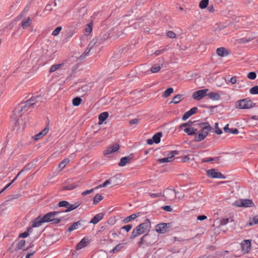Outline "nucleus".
I'll return each mask as SVG.
<instances>
[{
    "instance_id": "f257e3e1",
    "label": "nucleus",
    "mask_w": 258,
    "mask_h": 258,
    "mask_svg": "<svg viewBox=\"0 0 258 258\" xmlns=\"http://www.w3.org/2000/svg\"><path fill=\"white\" fill-rule=\"evenodd\" d=\"M198 125L201 129L200 132L196 134L195 137L196 142H200L204 140L208 136L209 132L212 130V127L208 122L200 123Z\"/></svg>"
},
{
    "instance_id": "f03ea898",
    "label": "nucleus",
    "mask_w": 258,
    "mask_h": 258,
    "mask_svg": "<svg viewBox=\"0 0 258 258\" xmlns=\"http://www.w3.org/2000/svg\"><path fill=\"white\" fill-rule=\"evenodd\" d=\"M150 226V220L148 219H146L145 222L140 224L133 230L130 236V239H133L139 235L145 233Z\"/></svg>"
},
{
    "instance_id": "7ed1b4c3",
    "label": "nucleus",
    "mask_w": 258,
    "mask_h": 258,
    "mask_svg": "<svg viewBox=\"0 0 258 258\" xmlns=\"http://www.w3.org/2000/svg\"><path fill=\"white\" fill-rule=\"evenodd\" d=\"M42 98L41 95H37L34 97H32L30 99L27 100L25 102L20 103L26 110L29 111L32 109L34 106L37 104H39L42 102V100H40L39 99Z\"/></svg>"
},
{
    "instance_id": "20e7f679",
    "label": "nucleus",
    "mask_w": 258,
    "mask_h": 258,
    "mask_svg": "<svg viewBox=\"0 0 258 258\" xmlns=\"http://www.w3.org/2000/svg\"><path fill=\"white\" fill-rule=\"evenodd\" d=\"M25 113L18 105L14 109L13 114L11 116V119L13 121L15 126H18L20 125L21 118L23 114Z\"/></svg>"
},
{
    "instance_id": "39448f33",
    "label": "nucleus",
    "mask_w": 258,
    "mask_h": 258,
    "mask_svg": "<svg viewBox=\"0 0 258 258\" xmlns=\"http://www.w3.org/2000/svg\"><path fill=\"white\" fill-rule=\"evenodd\" d=\"M255 104L248 98L238 101L236 104V107L239 109H247L255 106Z\"/></svg>"
},
{
    "instance_id": "423d86ee",
    "label": "nucleus",
    "mask_w": 258,
    "mask_h": 258,
    "mask_svg": "<svg viewBox=\"0 0 258 258\" xmlns=\"http://www.w3.org/2000/svg\"><path fill=\"white\" fill-rule=\"evenodd\" d=\"M60 213V212H51L45 214L43 217V220L45 222H51L52 224L59 223L61 219L60 218H55V217Z\"/></svg>"
},
{
    "instance_id": "0eeeda50",
    "label": "nucleus",
    "mask_w": 258,
    "mask_h": 258,
    "mask_svg": "<svg viewBox=\"0 0 258 258\" xmlns=\"http://www.w3.org/2000/svg\"><path fill=\"white\" fill-rule=\"evenodd\" d=\"M170 223H160L155 227V230L160 234H164L169 231L171 228Z\"/></svg>"
},
{
    "instance_id": "6e6552de",
    "label": "nucleus",
    "mask_w": 258,
    "mask_h": 258,
    "mask_svg": "<svg viewBox=\"0 0 258 258\" xmlns=\"http://www.w3.org/2000/svg\"><path fill=\"white\" fill-rule=\"evenodd\" d=\"M253 205L252 201L249 199H243L236 201L233 203V205L238 207H250Z\"/></svg>"
},
{
    "instance_id": "1a4fd4ad",
    "label": "nucleus",
    "mask_w": 258,
    "mask_h": 258,
    "mask_svg": "<svg viewBox=\"0 0 258 258\" xmlns=\"http://www.w3.org/2000/svg\"><path fill=\"white\" fill-rule=\"evenodd\" d=\"M178 192H176L174 189L167 188L164 191L163 197L166 200L173 201L176 198V195Z\"/></svg>"
},
{
    "instance_id": "9d476101",
    "label": "nucleus",
    "mask_w": 258,
    "mask_h": 258,
    "mask_svg": "<svg viewBox=\"0 0 258 258\" xmlns=\"http://www.w3.org/2000/svg\"><path fill=\"white\" fill-rule=\"evenodd\" d=\"M207 175L208 177L213 178L225 179L226 178L221 173L218 172L216 169H211L207 170Z\"/></svg>"
},
{
    "instance_id": "9b49d317",
    "label": "nucleus",
    "mask_w": 258,
    "mask_h": 258,
    "mask_svg": "<svg viewBox=\"0 0 258 258\" xmlns=\"http://www.w3.org/2000/svg\"><path fill=\"white\" fill-rule=\"evenodd\" d=\"M177 154V151H175V150L172 151L168 154L167 157L159 159L158 160L157 162L160 164L172 162L173 161L174 156Z\"/></svg>"
},
{
    "instance_id": "f8f14e48",
    "label": "nucleus",
    "mask_w": 258,
    "mask_h": 258,
    "mask_svg": "<svg viewBox=\"0 0 258 258\" xmlns=\"http://www.w3.org/2000/svg\"><path fill=\"white\" fill-rule=\"evenodd\" d=\"M208 91V89L197 91L193 93L192 97L195 100H200L207 95V93Z\"/></svg>"
},
{
    "instance_id": "ddd939ff",
    "label": "nucleus",
    "mask_w": 258,
    "mask_h": 258,
    "mask_svg": "<svg viewBox=\"0 0 258 258\" xmlns=\"http://www.w3.org/2000/svg\"><path fill=\"white\" fill-rule=\"evenodd\" d=\"M162 136V133L161 132H158L153 136L152 139H148L147 143L148 145H152L154 143L158 144L160 142Z\"/></svg>"
},
{
    "instance_id": "4468645a",
    "label": "nucleus",
    "mask_w": 258,
    "mask_h": 258,
    "mask_svg": "<svg viewBox=\"0 0 258 258\" xmlns=\"http://www.w3.org/2000/svg\"><path fill=\"white\" fill-rule=\"evenodd\" d=\"M97 40L96 38H94L91 41L87 48L84 53L80 56V59H83L86 55L88 54L90 50L92 48L94 45L97 43Z\"/></svg>"
},
{
    "instance_id": "2eb2a0df",
    "label": "nucleus",
    "mask_w": 258,
    "mask_h": 258,
    "mask_svg": "<svg viewBox=\"0 0 258 258\" xmlns=\"http://www.w3.org/2000/svg\"><path fill=\"white\" fill-rule=\"evenodd\" d=\"M48 131L49 126L48 125H47L43 130H42L38 134H36L35 136H33L32 138L35 141H37L45 136L48 133Z\"/></svg>"
},
{
    "instance_id": "dca6fc26",
    "label": "nucleus",
    "mask_w": 258,
    "mask_h": 258,
    "mask_svg": "<svg viewBox=\"0 0 258 258\" xmlns=\"http://www.w3.org/2000/svg\"><path fill=\"white\" fill-rule=\"evenodd\" d=\"M198 110V108L197 107H194L191 108L189 111H186L184 113L182 117L183 120H186L192 115L196 114Z\"/></svg>"
},
{
    "instance_id": "f3484780",
    "label": "nucleus",
    "mask_w": 258,
    "mask_h": 258,
    "mask_svg": "<svg viewBox=\"0 0 258 258\" xmlns=\"http://www.w3.org/2000/svg\"><path fill=\"white\" fill-rule=\"evenodd\" d=\"M85 221L79 220L77 222H74L68 229L67 231L71 232L72 231L78 229L79 227L83 226V223L85 222Z\"/></svg>"
},
{
    "instance_id": "a211bd4d",
    "label": "nucleus",
    "mask_w": 258,
    "mask_h": 258,
    "mask_svg": "<svg viewBox=\"0 0 258 258\" xmlns=\"http://www.w3.org/2000/svg\"><path fill=\"white\" fill-rule=\"evenodd\" d=\"M229 53V50L223 47L218 48L216 50L217 54L222 57L228 55Z\"/></svg>"
},
{
    "instance_id": "6ab92c4d",
    "label": "nucleus",
    "mask_w": 258,
    "mask_h": 258,
    "mask_svg": "<svg viewBox=\"0 0 258 258\" xmlns=\"http://www.w3.org/2000/svg\"><path fill=\"white\" fill-rule=\"evenodd\" d=\"M133 158V154H131L128 156H126L120 159V162L118 163V165L120 167L125 166L127 163H130Z\"/></svg>"
},
{
    "instance_id": "aec40b11",
    "label": "nucleus",
    "mask_w": 258,
    "mask_h": 258,
    "mask_svg": "<svg viewBox=\"0 0 258 258\" xmlns=\"http://www.w3.org/2000/svg\"><path fill=\"white\" fill-rule=\"evenodd\" d=\"M43 223L45 222L43 220V217L38 216V217L35 218L32 222V225L31 227H32V229L33 228L38 227Z\"/></svg>"
},
{
    "instance_id": "412c9836",
    "label": "nucleus",
    "mask_w": 258,
    "mask_h": 258,
    "mask_svg": "<svg viewBox=\"0 0 258 258\" xmlns=\"http://www.w3.org/2000/svg\"><path fill=\"white\" fill-rule=\"evenodd\" d=\"M119 148V146L118 144H114L112 146L108 147L106 150L104 152V155H108L111 153H113L116 151H117Z\"/></svg>"
},
{
    "instance_id": "4be33fe9",
    "label": "nucleus",
    "mask_w": 258,
    "mask_h": 258,
    "mask_svg": "<svg viewBox=\"0 0 258 258\" xmlns=\"http://www.w3.org/2000/svg\"><path fill=\"white\" fill-rule=\"evenodd\" d=\"M241 251L245 254L248 253L251 249V243H241Z\"/></svg>"
},
{
    "instance_id": "5701e85b",
    "label": "nucleus",
    "mask_w": 258,
    "mask_h": 258,
    "mask_svg": "<svg viewBox=\"0 0 258 258\" xmlns=\"http://www.w3.org/2000/svg\"><path fill=\"white\" fill-rule=\"evenodd\" d=\"M64 62H62L59 64H54L50 67L49 73H52L60 69H62L64 67Z\"/></svg>"
},
{
    "instance_id": "b1692460",
    "label": "nucleus",
    "mask_w": 258,
    "mask_h": 258,
    "mask_svg": "<svg viewBox=\"0 0 258 258\" xmlns=\"http://www.w3.org/2000/svg\"><path fill=\"white\" fill-rule=\"evenodd\" d=\"M104 216V214L99 213L96 215L90 221V223H92L93 224H96L98 223L100 221H101Z\"/></svg>"
},
{
    "instance_id": "393cba45",
    "label": "nucleus",
    "mask_w": 258,
    "mask_h": 258,
    "mask_svg": "<svg viewBox=\"0 0 258 258\" xmlns=\"http://www.w3.org/2000/svg\"><path fill=\"white\" fill-rule=\"evenodd\" d=\"M124 248V244L123 243H119L110 250L111 253H117Z\"/></svg>"
},
{
    "instance_id": "a878e982",
    "label": "nucleus",
    "mask_w": 258,
    "mask_h": 258,
    "mask_svg": "<svg viewBox=\"0 0 258 258\" xmlns=\"http://www.w3.org/2000/svg\"><path fill=\"white\" fill-rule=\"evenodd\" d=\"M81 182L79 181L77 183H73L68 185H65L63 187V190H73L81 184Z\"/></svg>"
},
{
    "instance_id": "bb28decb",
    "label": "nucleus",
    "mask_w": 258,
    "mask_h": 258,
    "mask_svg": "<svg viewBox=\"0 0 258 258\" xmlns=\"http://www.w3.org/2000/svg\"><path fill=\"white\" fill-rule=\"evenodd\" d=\"M140 216V213H135L124 218L122 222L124 223H128L138 217Z\"/></svg>"
},
{
    "instance_id": "cd10ccee",
    "label": "nucleus",
    "mask_w": 258,
    "mask_h": 258,
    "mask_svg": "<svg viewBox=\"0 0 258 258\" xmlns=\"http://www.w3.org/2000/svg\"><path fill=\"white\" fill-rule=\"evenodd\" d=\"M81 204V203L80 202H77L75 203L74 204H71L69 203V206H68L66 210H65L64 212H69L72 211L78 207H79Z\"/></svg>"
},
{
    "instance_id": "c85d7f7f",
    "label": "nucleus",
    "mask_w": 258,
    "mask_h": 258,
    "mask_svg": "<svg viewBox=\"0 0 258 258\" xmlns=\"http://www.w3.org/2000/svg\"><path fill=\"white\" fill-rule=\"evenodd\" d=\"M209 98L213 100H219L221 99V96L218 93L211 92L207 94Z\"/></svg>"
},
{
    "instance_id": "c756f323",
    "label": "nucleus",
    "mask_w": 258,
    "mask_h": 258,
    "mask_svg": "<svg viewBox=\"0 0 258 258\" xmlns=\"http://www.w3.org/2000/svg\"><path fill=\"white\" fill-rule=\"evenodd\" d=\"M31 19L30 17H28L27 18L22 20L21 25L23 29H26L27 28L29 27L31 25Z\"/></svg>"
},
{
    "instance_id": "7c9ffc66",
    "label": "nucleus",
    "mask_w": 258,
    "mask_h": 258,
    "mask_svg": "<svg viewBox=\"0 0 258 258\" xmlns=\"http://www.w3.org/2000/svg\"><path fill=\"white\" fill-rule=\"evenodd\" d=\"M33 245H29L25 247V243H17L15 250L22 249L23 250H27L29 247H32Z\"/></svg>"
},
{
    "instance_id": "2f4dec72",
    "label": "nucleus",
    "mask_w": 258,
    "mask_h": 258,
    "mask_svg": "<svg viewBox=\"0 0 258 258\" xmlns=\"http://www.w3.org/2000/svg\"><path fill=\"white\" fill-rule=\"evenodd\" d=\"M198 131L197 128L195 127H186L184 130V132L186 133L188 135H195L196 136L197 134V132Z\"/></svg>"
},
{
    "instance_id": "473e14b6",
    "label": "nucleus",
    "mask_w": 258,
    "mask_h": 258,
    "mask_svg": "<svg viewBox=\"0 0 258 258\" xmlns=\"http://www.w3.org/2000/svg\"><path fill=\"white\" fill-rule=\"evenodd\" d=\"M228 126L229 124H227L224 126L223 130L225 132L232 134H237L239 133V131L237 128H230Z\"/></svg>"
},
{
    "instance_id": "72a5a7b5",
    "label": "nucleus",
    "mask_w": 258,
    "mask_h": 258,
    "mask_svg": "<svg viewBox=\"0 0 258 258\" xmlns=\"http://www.w3.org/2000/svg\"><path fill=\"white\" fill-rule=\"evenodd\" d=\"M108 116V113L107 112H103L100 113L99 115V123L101 124L105 121Z\"/></svg>"
},
{
    "instance_id": "f704fd0d",
    "label": "nucleus",
    "mask_w": 258,
    "mask_h": 258,
    "mask_svg": "<svg viewBox=\"0 0 258 258\" xmlns=\"http://www.w3.org/2000/svg\"><path fill=\"white\" fill-rule=\"evenodd\" d=\"M183 99V95H182V94L176 95L173 98L170 103L177 104V103H179Z\"/></svg>"
},
{
    "instance_id": "c9c22d12",
    "label": "nucleus",
    "mask_w": 258,
    "mask_h": 258,
    "mask_svg": "<svg viewBox=\"0 0 258 258\" xmlns=\"http://www.w3.org/2000/svg\"><path fill=\"white\" fill-rule=\"evenodd\" d=\"M33 230V229H32V227H28L27 231L19 235V237L25 238L31 234L32 233Z\"/></svg>"
},
{
    "instance_id": "e433bc0d",
    "label": "nucleus",
    "mask_w": 258,
    "mask_h": 258,
    "mask_svg": "<svg viewBox=\"0 0 258 258\" xmlns=\"http://www.w3.org/2000/svg\"><path fill=\"white\" fill-rule=\"evenodd\" d=\"M87 245V243H78L75 246V252H77L81 250L82 249L86 247Z\"/></svg>"
},
{
    "instance_id": "4c0bfd02",
    "label": "nucleus",
    "mask_w": 258,
    "mask_h": 258,
    "mask_svg": "<svg viewBox=\"0 0 258 258\" xmlns=\"http://www.w3.org/2000/svg\"><path fill=\"white\" fill-rule=\"evenodd\" d=\"M70 160L66 158L64 159L58 165V168L61 170L63 169L65 166L69 163Z\"/></svg>"
},
{
    "instance_id": "58836bf2",
    "label": "nucleus",
    "mask_w": 258,
    "mask_h": 258,
    "mask_svg": "<svg viewBox=\"0 0 258 258\" xmlns=\"http://www.w3.org/2000/svg\"><path fill=\"white\" fill-rule=\"evenodd\" d=\"M174 90L172 88H169L167 90H166L162 94V97L164 98H167L169 97L171 94L173 92Z\"/></svg>"
},
{
    "instance_id": "ea45409f",
    "label": "nucleus",
    "mask_w": 258,
    "mask_h": 258,
    "mask_svg": "<svg viewBox=\"0 0 258 258\" xmlns=\"http://www.w3.org/2000/svg\"><path fill=\"white\" fill-rule=\"evenodd\" d=\"M103 198V197L101 195H100L99 194H96L93 199V204L94 205L97 204L101 201L102 200Z\"/></svg>"
},
{
    "instance_id": "a19ab883",
    "label": "nucleus",
    "mask_w": 258,
    "mask_h": 258,
    "mask_svg": "<svg viewBox=\"0 0 258 258\" xmlns=\"http://www.w3.org/2000/svg\"><path fill=\"white\" fill-rule=\"evenodd\" d=\"M220 159V158L219 157H210L205 158L202 160L203 162H212V161H216L218 162Z\"/></svg>"
},
{
    "instance_id": "79ce46f5",
    "label": "nucleus",
    "mask_w": 258,
    "mask_h": 258,
    "mask_svg": "<svg viewBox=\"0 0 258 258\" xmlns=\"http://www.w3.org/2000/svg\"><path fill=\"white\" fill-rule=\"evenodd\" d=\"M92 26L93 23L92 22H90L86 26L85 29V32L86 35H89L92 32Z\"/></svg>"
},
{
    "instance_id": "37998d69",
    "label": "nucleus",
    "mask_w": 258,
    "mask_h": 258,
    "mask_svg": "<svg viewBox=\"0 0 258 258\" xmlns=\"http://www.w3.org/2000/svg\"><path fill=\"white\" fill-rule=\"evenodd\" d=\"M209 4V0H202L199 4V7L201 9H204L208 7Z\"/></svg>"
},
{
    "instance_id": "c03bdc74",
    "label": "nucleus",
    "mask_w": 258,
    "mask_h": 258,
    "mask_svg": "<svg viewBox=\"0 0 258 258\" xmlns=\"http://www.w3.org/2000/svg\"><path fill=\"white\" fill-rule=\"evenodd\" d=\"M160 69V66H158V64H155L151 68L150 71L152 73H156L159 72Z\"/></svg>"
},
{
    "instance_id": "a18cd8bd",
    "label": "nucleus",
    "mask_w": 258,
    "mask_h": 258,
    "mask_svg": "<svg viewBox=\"0 0 258 258\" xmlns=\"http://www.w3.org/2000/svg\"><path fill=\"white\" fill-rule=\"evenodd\" d=\"M82 101V99L80 97H77L73 99V104L74 106H78L79 105Z\"/></svg>"
},
{
    "instance_id": "49530a36",
    "label": "nucleus",
    "mask_w": 258,
    "mask_h": 258,
    "mask_svg": "<svg viewBox=\"0 0 258 258\" xmlns=\"http://www.w3.org/2000/svg\"><path fill=\"white\" fill-rule=\"evenodd\" d=\"M194 122L191 121H188V122L186 123H182L179 126V128H182L183 127H192L191 126L192 125Z\"/></svg>"
},
{
    "instance_id": "de8ad7c7",
    "label": "nucleus",
    "mask_w": 258,
    "mask_h": 258,
    "mask_svg": "<svg viewBox=\"0 0 258 258\" xmlns=\"http://www.w3.org/2000/svg\"><path fill=\"white\" fill-rule=\"evenodd\" d=\"M168 47H169L168 45H166L164 48H163V49H162L161 50H157L154 52V54L156 56H158V55H160L161 53H162L163 52H164L166 50H167L168 49Z\"/></svg>"
},
{
    "instance_id": "09e8293b",
    "label": "nucleus",
    "mask_w": 258,
    "mask_h": 258,
    "mask_svg": "<svg viewBox=\"0 0 258 258\" xmlns=\"http://www.w3.org/2000/svg\"><path fill=\"white\" fill-rule=\"evenodd\" d=\"M58 205L59 207H66L67 208L68 206H69V203L66 201H62L58 203Z\"/></svg>"
},
{
    "instance_id": "8fccbe9b",
    "label": "nucleus",
    "mask_w": 258,
    "mask_h": 258,
    "mask_svg": "<svg viewBox=\"0 0 258 258\" xmlns=\"http://www.w3.org/2000/svg\"><path fill=\"white\" fill-rule=\"evenodd\" d=\"M253 224H258V215L253 218L252 222H249L247 224L248 226H252Z\"/></svg>"
},
{
    "instance_id": "3c124183",
    "label": "nucleus",
    "mask_w": 258,
    "mask_h": 258,
    "mask_svg": "<svg viewBox=\"0 0 258 258\" xmlns=\"http://www.w3.org/2000/svg\"><path fill=\"white\" fill-rule=\"evenodd\" d=\"M249 92L251 94H258V86H255L250 88Z\"/></svg>"
},
{
    "instance_id": "603ef678",
    "label": "nucleus",
    "mask_w": 258,
    "mask_h": 258,
    "mask_svg": "<svg viewBox=\"0 0 258 258\" xmlns=\"http://www.w3.org/2000/svg\"><path fill=\"white\" fill-rule=\"evenodd\" d=\"M61 29V27H57L53 31V32H52V35L53 36H57L59 33Z\"/></svg>"
},
{
    "instance_id": "864d4df0",
    "label": "nucleus",
    "mask_w": 258,
    "mask_h": 258,
    "mask_svg": "<svg viewBox=\"0 0 258 258\" xmlns=\"http://www.w3.org/2000/svg\"><path fill=\"white\" fill-rule=\"evenodd\" d=\"M256 74L255 72H251L247 74V78L250 80H254L256 78Z\"/></svg>"
},
{
    "instance_id": "5fc2aeb1",
    "label": "nucleus",
    "mask_w": 258,
    "mask_h": 258,
    "mask_svg": "<svg viewBox=\"0 0 258 258\" xmlns=\"http://www.w3.org/2000/svg\"><path fill=\"white\" fill-rule=\"evenodd\" d=\"M215 133L217 135H221L222 133V131L221 130L219 126H218V123L217 122L215 123Z\"/></svg>"
},
{
    "instance_id": "6e6d98bb",
    "label": "nucleus",
    "mask_w": 258,
    "mask_h": 258,
    "mask_svg": "<svg viewBox=\"0 0 258 258\" xmlns=\"http://www.w3.org/2000/svg\"><path fill=\"white\" fill-rule=\"evenodd\" d=\"M167 36L170 38H175L176 36V34L172 31H169L167 32Z\"/></svg>"
},
{
    "instance_id": "4d7b16f0",
    "label": "nucleus",
    "mask_w": 258,
    "mask_h": 258,
    "mask_svg": "<svg viewBox=\"0 0 258 258\" xmlns=\"http://www.w3.org/2000/svg\"><path fill=\"white\" fill-rule=\"evenodd\" d=\"M110 181L109 179L107 180L103 184H100V185L97 186V187H96L95 188L98 189V188H101V187H104L106 186H107V185L110 184Z\"/></svg>"
},
{
    "instance_id": "13d9d810",
    "label": "nucleus",
    "mask_w": 258,
    "mask_h": 258,
    "mask_svg": "<svg viewBox=\"0 0 258 258\" xmlns=\"http://www.w3.org/2000/svg\"><path fill=\"white\" fill-rule=\"evenodd\" d=\"M228 221H229V219L223 218L219 221V223H220L219 225L221 226L225 225L228 222Z\"/></svg>"
},
{
    "instance_id": "bf43d9fd",
    "label": "nucleus",
    "mask_w": 258,
    "mask_h": 258,
    "mask_svg": "<svg viewBox=\"0 0 258 258\" xmlns=\"http://www.w3.org/2000/svg\"><path fill=\"white\" fill-rule=\"evenodd\" d=\"M95 189L96 188H92L89 190H87L84 191L83 192H82L81 195L83 196H86L88 194L92 193Z\"/></svg>"
},
{
    "instance_id": "052dcab7",
    "label": "nucleus",
    "mask_w": 258,
    "mask_h": 258,
    "mask_svg": "<svg viewBox=\"0 0 258 258\" xmlns=\"http://www.w3.org/2000/svg\"><path fill=\"white\" fill-rule=\"evenodd\" d=\"M132 225L131 224H128L122 227L121 229L125 230L126 232H128L132 228Z\"/></svg>"
},
{
    "instance_id": "680f3d73",
    "label": "nucleus",
    "mask_w": 258,
    "mask_h": 258,
    "mask_svg": "<svg viewBox=\"0 0 258 258\" xmlns=\"http://www.w3.org/2000/svg\"><path fill=\"white\" fill-rule=\"evenodd\" d=\"M139 122V119L138 118L133 119L129 121V123L131 125L137 124Z\"/></svg>"
},
{
    "instance_id": "e2e57ef3",
    "label": "nucleus",
    "mask_w": 258,
    "mask_h": 258,
    "mask_svg": "<svg viewBox=\"0 0 258 258\" xmlns=\"http://www.w3.org/2000/svg\"><path fill=\"white\" fill-rule=\"evenodd\" d=\"M228 82L230 83L231 84H235L237 82V78L236 76L232 77Z\"/></svg>"
},
{
    "instance_id": "0e129e2a",
    "label": "nucleus",
    "mask_w": 258,
    "mask_h": 258,
    "mask_svg": "<svg viewBox=\"0 0 258 258\" xmlns=\"http://www.w3.org/2000/svg\"><path fill=\"white\" fill-rule=\"evenodd\" d=\"M150 196L152 198H157L159 197L162 196L161 193H158V194H149Z\"/></svg>"
},
{
    "instance_id": "69168bd1",
    "label": "nucleus",
    "mask_w": 258,
    "mask_h": 258,
    "mask_svg": "<svg viewBox=\"0 0 258 258\" xmlns=\"http://www.w3.org/2000/svg\"><path fill=\"white\" fill-rule=\"evenodd\" d=\"M190 158L188 156H184L181 158V161L182 162H186L189 160Z\"/></svg>"
},
{
    "instance_id": "338daca9",
    "label": "nucleus",
    "mask_w": 258,
    "mask_h": 258,
    "mask_svg": "<svg viewBox=\"0 0 258 258\" xmlns=\"http://www.w3.org/2000/svg\"><path fill=\"white\" fill-rule=\"evenodd\" d=\"M163 210L167 212H171L172 208L170 206H165L163 207Z\"/></svg>"
},
{
    "instance_id": "774afa93",
    "label": "nucleus",
    "mask_w": 258,
    "mask_h": 258,
    "mask_svg": "<svg viewBox=\"0 0 258 258\" xmlns=\"http://www.w3.org/2000/svg\"><path fill=\"white\" fill-rule=\"evenodd\" d=\"M110 237L115 238L116 237L118 236V235L114 231H112L110 232Z\"/></svg>"
}]
</instances>
